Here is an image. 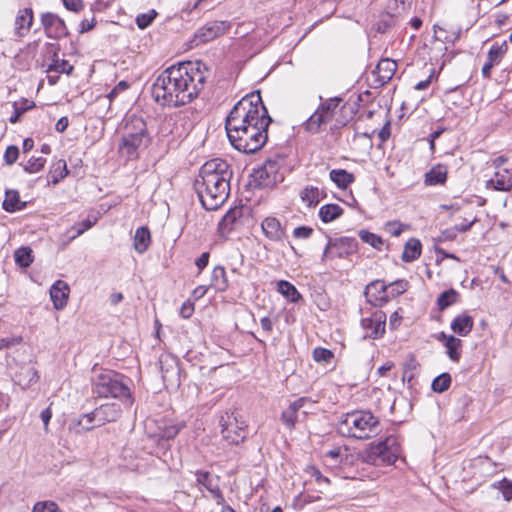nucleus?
Returning a JSON list of instances; mask_svg holds the SVG:
<instances>
[{"mask_svg":"<svg viewBox=\"0 0 512 512\" xmlns=\"http://www.w3.org/2000/svg\"><path fill=\"white\" fill-rule=\"evenodd\" d=\"M130 379L114 370L94 368L92 376V392L97 397L116 398L125 405L131 406L134 399L129 387Z\"/></svg>","mask_w":512,"mask_h":512,"instance_id":"39448f33","label":"nucleus"},{"mask_svg":"<svg viewBox=\"0 0 512 512\" xmlns=\"http://www.w3.org/2000/svg\"><path fill=\"white\" fill-rule=\"evenodd\" d=\"M129 87V82L122 80L107 94L106 98L111 103L120 93L126 91Z\"/></svg>","mask_w":512,"mask_h":512,"instance_id":"052dcab7","label":"nucleus"},{"mask_svg":"<svg viewBox=\"0 0 512 512\" xmlns=\"http://www.w3.org/2000/svg\"><path fill=\"white\" fill-rule=\"evenodd\" d=\"M507 50L508 45L506 41H503L501 44L494 43L489 49L487 59L497 65L500 63Z\"/></svg>","mask_w":512,"mask_h":512,"instance_id":"37998d69","label":"nucleus"},{"mask_svg":"<svg viewBox=\"0 0 512 512\" xmlns=\"http://www.w3.org/2000/svg\"><path fill=\"white\" fill-rule=\"evenodd\" d=\"M447 174V167L442 164H437L425 173L424 184L426 186L443 185L447 180Z\"/></svg>","mask_w":512,"mask_h":512,"instance_id":"a878e982","label":"nucleus"},{"mask_svg":"<svg viewBox=\"0 0 512 512\" xmlns=\"http://www.w3.org/2000/svg\"><path fill=\"white\" fill-rule=\"evenodd\" d=\"M63 5L66 9L73 11V12H79L83 8V2L82 0H62Z\"/></svg>","mask_w":512,"mask_h":512,"instance_id":"e2e57ef3","label":"nucleus"},{"mask_svg":"<svg viewBox=\"0 0 512 512\" xmlns=\"http://www.w3.org/2000/svg\"><path fill=\"white\" fill-rule=\"evenodd\" d=\"M122 413L121 405L116 402L106 403L92 411V418H96V425L102 426L108 422L116 421Z\"/></svg>","mask_w":512,"mask_h":512,"instance_id":"f3484780","label":"nucleus"},{"mask_svg":"<svg viewBox=\"0 0 512 512\" xmlns=\"http://www.w3.org/2000/svg\"><path fill=\"white\" fill-rule=\"evenodd\" d=\"M50 174L52 177L53 184H57L60 180L64 179L68 175L66 161L60 159L56 163H54L50 170Z\"/></svg>","mask_w":512,"mask_h":512,"instance_id":"c03bdc74","label":"nucleus"},{"mask_svg":"<svg viewBox=\"0 0 512 512\" xmlns=\"http://www.w3.org/2000/svg\"><path fill=\"white\" fill-rule=\"evenodd\" d=\"M210 254L208 252H203L199 258L196 259L195 265L199 269V271H202L209 262Z\"/></svg>","mask_w":512,"mask_h":512,"instance_id":"338daca9","label":"nucleus"},{"mask_svg":"<svg viewBox=\"0 0 512 512\" xmlns=\"http://www.w3.org/2000/svg\"><path fill=\"white\" fill-rule=\"evenodd\" d=\"M324 197H326V192L313 185H306L300 191V199L310 208L316 207L320 199Z\"/></svg>","mask_w":512,"mask_h":512,"instance_id":"bb28decb","label":"nucleus"},{"mask_svg":"<svg viewBox=\"0 0 512 512\" xmlns=\"http://www.w3.org/2000/svg\"><path fill=\"white\" fill-rule=\"evenodd\" d=\"M211 285L219 291H224L228 287L226 271L222 266H216L212 271Z\"/></svg>","mask_w":512,"mask_h":512,"instance_id":"58836bf2","label":"nucleus"},{"mask_svg":"<svg viewBox=\"0 0 512 512\" xmlns=\"http://www.w3.org/2000/svg\"><path fill=\"white\" fill-rule=\"evenodd\" d=\"M357 240L352 237L331 238L328 237L322 260L327 258H346L357 251Z\"/></svg>","mask_w":512,"mask_h":512,"instance_id":"f8f14e48","label":"nucleus"},{"mask_svg":"<svg viewBox=\"0 0 512 512\" xmlns=\"http://www.w3.org/2000/svg\"><path fill=\"white\" fill-rule=\"evenodd\" d=\"M194 312V304L187 301L185 303H183V305L181 306V309H180V315L183 317V318H190L191 315L193 314Z\"/></svg>","mask_w":512,"mask_h":512,"instance_id":"0e129e2a","label":"nucleus"},{"mask_svg":"<svg viewBox=\"0 0 512 512\" xmlns=\"http://www.w3.org/2000/svg\"><path fill=\"white\" fill-rule=\"evenodd\" d=\"M270 118L260 92H252L239 100L232 108L225 120V129L235 130L243 126L251 127L255 123H266Z\"/></svg>","mask_w":512,"mask_h":512,"instance_id":"20e7f679","label":"nucleus"},{"mask_svg":"<svg viewBox=\"0 0 512 512\" xmlns=\"http://www.w3.org/2000/svg\"><path fill=\"white\" fill-rule=\"evenodd\" d=\"M277 290L292 303H297L302 298L296 287L286 280L278 281Z\"/></svg>","mask_w":512,"mask_h":512,"instance_id":"c9c22d12","label":"nucleus"},{"mask_svg":"<svg viewBox=\"0 0 512 512\" xmlns=\"http://www.w3.org/2000/svg\"><path fill=\"white\" fill-rule=\"evenodd\" d=\"M221 435L231 445H239L248 434L246 421L236 411H226L219 419Z\"/></svg>","mask_w":512,"mask_h":512,"instance_id":"1a4fd4ad","label":"nucleus"},{"mask_svg":"<svg viewBox=\"0 0 512 512\" xmlns=\"http://www.w3.org/2000/svg\"><path fill=\"white\" fill-rule=\"evenodd\" d=\"M207 67L201 61L179 62L163 70L152 85L155 102L177 108L192 102L204 87Z\"/></svg>","mask_w":512,"mask_h":512,"instance_id":"f257e3e1","label":"nucleus"},{"mask_svg":"<svg viewBox=\"0 0 512 512\" xmlns=\"http://www.w3.org/2000/svg\"><path fill=\"white\" fill-rule=\"evenodd\" d=\"M179 433V428L175 425L166 427L163 432L161 433L160 439H159V446L162 448L167 449L168 448V441L171 439H174Z\"/></svg>","mask_w":512,"mask_h":512,"instance_id":"09e8293b","label":"nucleus"},{"mask_svg":"<svg viewBox=\"0 0 512 512\" xmlns=\"http://www.w3.org/2000/svg\"><path fill=\"white\" fill-rule=\"evenodd\" d=\"M280 163L278 159H267L263 166L254 170L252 177L257 186L261 188H270L283 180V175L279 172Z\"/></svg>","mask_w":512,"mask_h":512,"instance_id":"9b49d317","label":"nucleus"},{"mask_svg":"<svg viewBox=\"0 0 512 512\" xmlns=\"http://www.w3.org/2000/svg\"><path fill=\"white\" fill-rule=\"evenodd\" d=\"M298 419V410L293 409L291 405L288 406L281 414L282 423L290 430L295 427Z\"/></svg>","mask_w":512,"mask_h":512,"instance_id":"49530a36","label":"nucleus"},{"mask_svg":"<svg viewBox=\"0 0 512 512\" xmlns=\"http://www.w3.org/2000/svg\"><path fill=\"white\" fill-rule=\"evenodd\" d=\"M387 283L384 280L370 282L364 291L367 301L375 307H381L388 302Z\"/></svg>","mask_w":512,"mask_h":512,"instance_id":"dca6fc26","label":"nucleus"},{"mask_svg":"<svg viewBox=\"0 0 512 512\" xmlns=\"http://www.w3.org/2000/svg\"><path fill=\"white\" fill-rule=\"evenodd\" d=\"M156 16L157 12L154 9H152L148 13L139 14L136 17L135 22L138 28L145 29L152 24Z\"/></svg>","mask_w":512,"mask_h":512,"instance_id":"864d4df0","label":"nucleus"},{"mask_svg":"<svg viewBox=\"0 0 512 512\" xmlns=\"http://www.w3.org/2000/svg\"><path fill=\"white\" fill-rule=\"evenodd\" d=\"M2 207L5 211L12 213L24 209L26 207V203L20 200L19 192L17 190H8L6 191Z\"/></svg>","mask_w":512,"mask_h":512,"instance_id":"7c9ffc66","label":"nucleus"},{"mask_svg":"<svg viewBox=\"0 0 512 512\" xmlns=\"http://www.w3.org/2000/svg\"><path fill=\"white\" fill-rule=\"evenodd\" d=\"M233 171L223 159L214 158L205 162L194 181V189L208 211L217 210L228 199Z\"/></svg>","mask_w":512,"mask_h":512,"instance_id":"f03ea898","label":"nucleus"},{"mask_svg":"<svg viewBox=\"0 0 512 512\" xmlns=\"http://www.w3.org/2000/svg\"><path fill=\"white\" fill-rule=\"evenodd\" d=\"M46 159L43 157H32L28 160L27 164L24 165V171L27 173H36L42 170L45 166Z\"/></svg>","mask_w":512,"mask_h":512,"instance_id":"8fccbe9b","label":"nucleus"},{"mask_svg":"<svg viewBox=\"0 0 512 512\" xmlns=\"http://www.w3.org/2000/svg\"><path fill=\"white\" fill-rule=\"evenodd\" d=\"M400 445L397 437L390 435L377 443H371L367 451L369 462L393 464L400 455Z\"/></svg>","mask_w":512,"mask_h":512,"instance_id":"9d476101","label":"nucleus"},{"mask_svg":"<svg viewBox=\"0 0 512 512\" xmlns=\"http://www.w3.org/2000/svg\"><path fill=\"white\" fill-rule=\"evenodd\" d=\"M19 157V149L15 145L8 146L4 153V161L7 165L14 164Z\"/></svg>","mask_w":512,"mask_h":512,"instance_id":"bf43d9fd","label":"nucleus"},{"mask_svg":"<svg viewBox=\"0 0 512 512\" xmlns=\"http://www.w3.org/2000/svg\"><path fill=\"white\" fill-rule=\"evenodd\" d=\"M408 286H409L408 282L406 280H403V279H398L396 281L388 283L387 284V289H386L387 296H388V302L391 299H393V298L403 294L404 292H406L407 289H408Z\"/></svg>","mask_w":512,"mask_h":512,"instance_id":"a19ab883","label":"nucleus"},{"mask_svg":"<svg viewBox=\"0 0 512 512\" xmlns=\"http://www.w3.org/2000/svg\"><path fill=\"white\" fill-rule=\"evenodd\" d=\"M334 358L331 350L317 347L313 350V359L318 363H329Z\"/></svg>","mask_w":512,"mask_h":512,"instance_id":"603ef678","label":"nucleus"},{"mask_svg":"<svg viewBox=\"0 0 512 512\" xmlns=\"http://www.w3.org/2000/svg\"><path fill=\"white\" fill-rule=\"evenodd\" d=\"M245 208L243 206L231 208L221 219L218 229L222 235L230 233L237 225L242 224Z\"/></svg>","mask_w":512,"mask_h":512,"instance_id":"6ab92c4d","label":"nucleus"},{"mask_svg":"<svg viewBox=\"0 0 512 512\" xmlns=\"http://www.w3.org/2000/svg\"><path fill=\"white\" fill-rule=\"evenodd\" d=\"M313 234V229L309 226H299L293 231V236L298 239H308Z\"/></svg>","mask_w":512,"mask_h":512,"instance_id":"680f3d73","label":"nucleus"},{"mask_svg":"<svg viewBox=\"0 0 512 512\" xmlns=\"http://www.w3.org/2000/svg\"><path fill=\"white\" fill-rule=\"evenodd\" d=\"M416 359L414 354L409 353L402 364V381L407 383L409 389H413L416 381Z\"/></svg>","mask_w":512,"mask_h":512,"instance_id":"cd10ccee","label":"nucleus"},{"mask_svg":"<svg viewBox=\"0 0 512 512\" xmlns=\"http://www.w3.org/2000/svg\"><path fill=\"white\" fill-rule=\"evenodd\" d=\"M261 228L264 235L271 241H282L286 237L285 229L276 217H266L261 223Z\"/></svg>","mask_w":512,"mask_h":512,"instance_id":"412c9836","label":"nucleus"},{"mask_svg":"<svg viewBox=\"0 0 512 512\" xmlns=\"http://www.w3.org/2000/svg\"><path fill=\"white\" fill-rule=\"evenodd\" d=\"M41 24L48 38L60 39L68 35V29L63 19L57 14L46 12L41 15Z\"/></svg>","mask_w":512,"mask_h":512,"instance_id":"ddd939ff","label":"nucleus"},{"mask_svg":"<svg viewBox=\"0 0 512 512\" xmlns=\"http://www.w3.org/2000/svg\"><path fill=\"white\" fill-rule=\"evenodd\" d=\"M32 512H62L53 501H39L35 503Z\"/></svg>","mask_w":512,"mask_h":512,"instance_id":"6e6d98bb","label":"nucleus"},{"mask_svg":"<svg viewBox=\"0 0 512 512\" xmlns=\"http://www.w3.org/2000/svg\"><path fill=\"white\" fill-rule=\"evenodd\" d=\"M424 70L428 73V76L424 80L418 81V90L426 89L432 82L433 79L437 77V71L434 67H428L427 64L424 65Z\"/></svg>","mask_w":512,"mask_h":512,"instance_id":"4d7b16f0","label":"nucleus"},{"mask_svg":"<svg viewBox=\"0 0 512 512\" xmlns=\"http://www.w3.org/2000/svg\"><path fill=\"white\" fill-rule=\"evenodd\" d=\"M452 382L451 375L447 372L441 373L435 377L431 383V389L436 393H443L450 387Z\"/></svg>","mask_w":512,"mask_h":512,"instance_id":"79ce46f5","label":"nucleus"},{"mask_svg":"<svg viewBox=\"0 0 512 512\" xmlns=\"http://www.w3.org/2000/svg\"><path fill=\"white\" fill-rule=\"evenodd\" d=\"M489 183L497 191H509L512 188V169L496 170Z\"/></svg>","mask_w":512,"mask_h":512,"instance_id":"393cba45","label":"nucleus"},{"mask_svg":"<svg viewBox=\"0 0 512 512\" xmlns=\"http://www.w3.org/2000/svg\"><path fill=\"white\" fill-rule=\"evenodd\" d=\"M362 328L365 330V337L377 339L382 337L386 327V314L377 310L370 317L363 318L361 321Z\"/></svg>","mask_w":512,"mask_h":512,"instance_id":"4468645a","label":"nucleus"},{"mask_svg":"<svg viewBox=\"0 0 512 512\" xmlns=\"http://www.w3.org/2000/svg\"><path fill=\"white\" fill-rule=\"evenodd\" d=\"M446 348V354L453 362H459L462 352V341L454 335H447L445 332H440L436 336Z\"/></svg>","mask_w":512,"mask_h":512,"instance_id":"a211bd4d","label":"nucleus"},{"mask_svg":"<svg viewBox=\"0 0 512 512\" xmlns=\"http://www.w3.org/2000/svg\"><path fill=\"white\" fill-rule=\"evenodd\" d=\"M474 320L466 312L457 315L451 322V330L462 337L467 336L473 329Z\"/></svg>","mask_w":512,"mask_h":512,"instance_id":"b1692460","label":"nucleus"},{"mask_svg":"<svg viewBox=\"0 0 512 512\" xmlns=\"http://www.w3.org/2000/svg\"><path fill=\"white\" fill-rule=\"evenodd\" d=\"M344 213V210L338 204H325L320 207L318 215L322 222L330 223L339 217H341Z\"/></svg>","mask_w":512,"mask_h":512,"instance_id":"2f4dec72","label":"nucleus"},{"mask_svg":"<svg viewBox=\"0 0 512 512\" xmlns=\"http://www.w3.org/2000/svg\"><path fill=\"white\" fill-rule=\"evenodd\" d=\"M272 118L266 119V123H255L254 126H243L235 130H227V136L231 145L240 152L253 154L259 151L268 140V127Z\"/></svg>","mask_w":512,"mask_h":512,"instance_id":"6e6552de","label":"nucleus"},{"mask_svg":"<svg viewBox=\"0 0 512 512\" xmlns=\"http://www.w3.org/2000/svg\"><path fill=\"white\" fill-rule=\"evenodd\" d=\"M96 418H92V412L82 415L70 423L69 429L76 434L90 431L96 427Z\"/></svg>","mask_w":512,"mask_h":512,"instance_id":"c85d7f7f","label":"nucleus"},{"mask_svg":"<svg viewBox=\"0 0 512 512\" xmlns=\"http://www.w3.org/2000/svg\"><path fill=\"white\" fill-rule=\"evenodd\" d=\"M230 23L228 21H211L199 28L195 33V40L197 44L209 42L223 34H225L229 28Z\"/></svg>","mask_w":512,"mask_h":512,"instance_id":"2eb2a0df","label":"nucleus"},{"mask_svg":"<svg viewBox=\"0 0 512 512\" xmlns=\"http://www.w3.org/2000/svg\"><path fill=\"white\" fill-rule=\"evenodd\" d=\"M57 52L53 53L52 62L47 66V72L64 73L70 75L74 67L65 59H58Z\"/></svg>","mask_w":512,"mask_h":512,"instance_id":"e433bc0d","label":"nucleus"},{"mask_svg":"<svg viewBox=\"0 0 512 512\" xmlns=\"http://www.w3.org/2000/svg\"><path fill=\"white\" fill-rule=\"evenodd\" d=\"M379 420L369 410H354L343 414L337 432L344 437L368 439L379 432Z\"/></svg>","mask_w":512,"mask_h":512,"instance_id":"423d86ee","label":"nucleus"},{"mask_svg":"<svg viewBox=\"0 0 512 512\" xmlns=\"http://www.w3.org/2000/svg\"><path fill=\"white\" fill-rule=\"evenodd\" d=\"M329 177L340 189H346L355 179L354 175L345 169H333Z\"/></svg>","mask_w":512,"mask_h":512,"instance_id":"473e14b6","label":"nucleus"},{"mask_svg":"<svg viewBox=\"0 0 512 512\" xmlns=\"http://www.w3.org/2000/svg\"><path fill=\"white\" fill-rule=\"evenodd\" d=\"M325 459L332 467L346 465L349 460L348 448H334L325 453Z\"/></svg>","mask_w":512,"mask_h":512,"instance_id":"c756f323","label":"nucleus"},{"mask_svg":"<svg viewBox=\"0 0 512 512\" xmlns=\"http://www.w3.org/2000/svg\"><path fill=\"white\" fill-rule=\"evenodd\" d=\"M69 286L62 280H57L50 288V298L53 302L54 308L57 310L63 309L68 300Z\"/></svg>","mask_w":512,"mask_h":512,"instance_id":"4be33fe9","label":"nucleus"},{"mask_svg":"<svg viewBox=\"0 0 512 512\" xmlns=\"http://www.w3.org/2000/svg\"><path fill=\"white\" fill-rule=\"evenodd\" d=\"M414 259H416V238H410L405 244L402 260L404 262H412Z\"/></svg>","mask_w":512,"mask_h":512,"instance_id":"5fc2aeb1","label":"nucleus"},{"mask_svg":"<svg viewBox=\"0 0 512 512\" xmlns=\"http://www.w3.org/2000/svg\"><path fill=\"white\" fill-rule=\"evenodd\" d=\"M196 482L198 485L204 487L207 491L212 493L214 496H220L219 487L209 472L197 471L196 472Z\"/></svg>","mask_w":512,"mask_h":512,"instance_id":"f704fd0d","label":"nucleus"},{"mask_svg":"<svg viewBox=\"0 0 512 512\" xmlns=\"http://www.w3.org/2000/svg\"><path fill=\"white\" fill-rule=\"evenodd\" d=\"M14 106V113L13 115L10 117L9 121L10 123H16L19 121L20 117L22 116L23 113H25L26 111H28L29 109L33 108L35 106V103L33 101H29L27 99H24L23 102H22V106L19 107L17 102H15L13 104Z\"/></svg>","mask_w":512,"mask_h":512,"instance_id":"de8ad7c7","label":"nucleus"},{"mask_svg":"<svg viewBox=\"0 0 512 512\" xmlns=\"http://www.w3.org/2000/svg\"><path fill=\"white\" fill-rule=\"evenodd\" d=\"M358 234L363 242L369 244L370 246L379 251L382 250L384 241L380 236L367 230H360Z\"/></svg>","mask_w":512,"mask_h":512,"instance_id":"a18cd8bd","label":"nucleus"},{"mask_svg":"<svg viewBox=\"0 0 512 512\" xmlns=\"http://www.w3.org/2000/svg\"><path fill=\"white\" fill-rule=\"evenodd\" d=\"M396 69L397 64L395 61L388 58L381 59L373 70L376 84L382 86L387 83L393 77Z\"/></svg>","mask_w":512,"mask_h":512,"instance_id":"aec40b11","label":"nucleus"},{"mask_svg":"<svg viewBox=\"0 0 512 512\" xmlns=\"http://www.w3.org/2000/svg\"><path fill=\"white\" fill-rule=\"evenodd\" d=\"M316 111L304 123V129L312 134L319 133L325 124L334 122L331 129L344 127L356 113L355 103H341V97H332L323 100Z\"/></svg>","mask_w":512,"mask_h":512,"instance_id":"7ed1b4c3","label":"nucleus"},{"mask_svg":"<svg viewBox=\"0 0 512 512\" xmlns=\"http://www.w3.org/2000/svg\"><path fill=\"white\" fill-rule=\"evenodd\" d=\"M92 227V223L90 221H82L81 223L77 224L74 229H76V233L71 237L72 239L80 236L83 234L86 230L90 229Z\"/></svg>","mask_w":512,"mask_h":512,"instance_id":"69168bd1","label":"nucleus"},{"mask_svg":"<svg viewBox=\"0 0 512 512\" xmlns=\"http://www.w3.org/2000/svg\"><path fill=\"white\" fill-rule=\"evenodd\" d=\"M151 242L150 231L147 227H139L134 235V248L135 250L142 254L144 253Z\"/></svg>","mask_w":512,"mask_h":512,"instance_id":"72a5a7b5","label":"nucleus"},{"mask_svg":"<svg viewBox=\"0 0 512 512\" xmlns=\"http://www.w3.org/2000/svg\"><path fill=\"white\" fill-rule=\"evenodd\" d=\"M33 24V10L31 8H24L18 11L15 18V34L18 37L26 35Z\"/></svg>","mask_w":512,"mask_h":512,"instance_id":"5701e85b","label":"nucleus"},{"mask_svg":"<svg viewBox=\"0 0 512 512\" xmlns=\"http://www.w3.org/2000/svg\"><path fill=\"white\" fill-rule=\"evenodd\" d=\"M492 486L502 492L503 498L506 501L512 500V481L503 478L502 480L495 482Z\"/></svg>","mask_w":512,"mask_h":512,"instance_id":"3c124183","label":"nucleus"},{"mask_svg":"<svg viewBox=\"0 0 512 512\" xmlns=\"http://www.w3.org/2000/svg\"><path fill=\"white\" fill-rule=\"evenodd\" d=\"M33 251L30 247H20L14 252V258L17 265L27 268L33 262Z\"/></svg>","mask_w":512,"mask_h":512,"instance_id":"ea45409f","label":"nucleus"},{"mask_svg":"<svg viewBox=\"0 0 512 512\" xmlns=\"http://www.w3.org/2000/svg\"><path fill=\"white\" fill-rule=\"evenodd\" d=\"M460 294L451 288L443 291L437 298L439 310L443 311L459 301Z\"/></svg>","mask_w":512,"mask_h":512,"instance_id":"4c0bfd02","label":"nucleus"},{"mask_svg":"<svg viewBox=\"0 0 512 512\" xmlns=\"http://www.w3.org/2000/svg\"><path fill=\"white\" fill-rule=\"evenodd\" d=\"M457 233L458 232L457 229H455V227L445 229L441 233L440 240L452 241L457 237Z\"/></svg>","mask_w":512,"mask_h":512,"instance_id":"774afa93","label":"nucleus"},{"mask_svg":"<svg viewBox=\"0 0 512 512\" xmlns=\"http://www.w3.org/2000/svg\"><path fill=\"white\" fill-rule=\"evenodd\" d=\"M410 226L402 224L398 221L388 222L385 226L386 231L392 236H399L402 232L407 230Z\"/></svg>","mask_w":512,"mask_h":512,"instance_id":"13d9d810","label":"nucleus"},{"mask_svg":"<svg viewBox=\"0 0 512 512\" xmlns=\"http://www.w3.org/2000/svg\"><path fill=\"white\" fill-rule=\"evenodd\" d=\"M150 142L151 138L144 119L135 115L127 117L118 147L119 153L127 159H136L139 151L147 148Z\"/></svg>","mask_w":512,"mask_h":512,"instance_id":"0eeeda50","label":"nucleus"}]
</instances>
